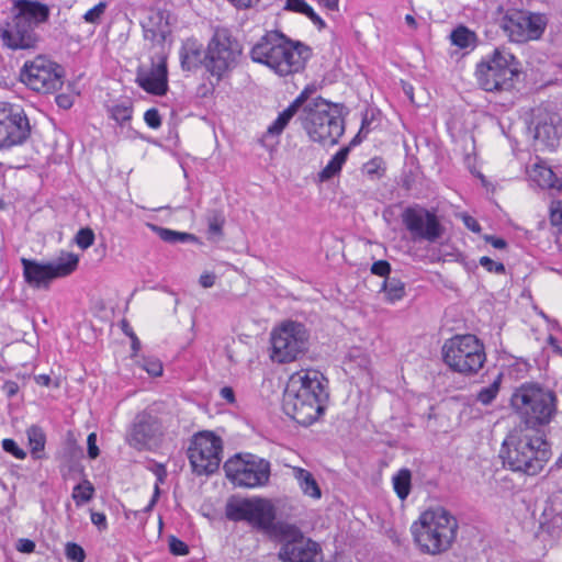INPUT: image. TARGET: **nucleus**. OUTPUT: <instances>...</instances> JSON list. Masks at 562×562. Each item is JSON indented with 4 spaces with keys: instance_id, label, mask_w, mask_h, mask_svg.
<instances>
[{
    "instance_id": "1",
    "label": "nucleus",
    "mask_w": 562,
    "mask_h": 562,
    "mask_svg": "<svg viewBox=\"0 0 562 562\" xmlns=\"http://www.w3.org/2000/svg\"><path fill=\"white\" fill-rule=\"evenodd\" d=\"M324 380L315 370L293 375L282 400L285 415L302 426H310L316 422L324 414L328 400Z\"/></svg>"
},
{
    "instance_id": "2",
    "label": "nucleus",
    "mask_w": 562,
    "mask_h": 562,
    "mask_svg": "<svg viewBox=\"0 0 562 562\" xmlns=\"http://www.w3.org/2000/svg\"><path fill=\"white\" fill-rule=\"evenodd\" d=\"M499 456L512 471L536 475L549 461L551 450L542 430L519 425L504 439Z\"/></svg>"
},
{
    "instance_id": "3",
    "label": "nucleus",
    "mask_w": 562,
    "mask_h": 562,
    "mask_svg": "<svg viewBox=\"0 0 562 562\" xmlns=\"http://www.w3.org/2000/svg\"><path fill=\"white\" fill-rule=\"evenodd\" d=\"M342 110V104L317 97L302 109L297 119L311 140L334 146L345 132Z\"/></svg>"
},
{
    "instance_id": "4",
    "label": "nucleus",
    "mask_w": 562,
    "mask_h": 562,
    "mask_svg": "<svg viewBox=\"0 0 562 562\" xmlns=\"http://www.w3.org/2000/svg\"><path fill=\"white\" fill-rule=\"evenodd\" d=\"M510 403L521 426L537 430L549 425L558 412L555 392L538 383L521 384L512 395Z\"/></svg>"
},
{
    "instance_id": "5",
    "label": "nucleus",
    "mask_w": 562,
    "mask_h": 562,
    "mask_svg": "<svg viewBox=\"0 0 562 562\" xmlns=\"http://www.w3.org/2000/svg\"><path fill=\"white\" fill-rule=\"evenodd\" d=\"M226 518L231 521H245L252 529L274 539L288 522L277 521V508L263 497L232 496L225 505Z\"/></svg>"
},
{
    "instance_id": "6",
    "label": "nucleus",
    "mask_w": 562,
    "mask_h": 562,
    "mask_svg": "<svg viewBox=\"0 0 562 562\" xmlns=\"http://www.w3.org/2000/svg\"><path fill=\"white\" fill-rule=\"evenodd\" d=\"M518 74L516 57L506 48L496 47L477 63L474 76L480 88L495 92L510 90Z\"/></svg>"
},
{
    "instance_id": "7",
    "label": "nucleus",
    "mask_w": 562,
    "mask_h": 562,
    "mask_svg": "<svg viewBox=\"0 0 562 562\" xmlns=\"http://www.w3.org/2000/svg\"><path fill=\"white\" fill-rule=\"evenodd\" d=\"M442 359L454 372L463 375L477 373L486 361L483 344L474 335H456L442 346Z\"/></svg>"
},
{
    "instance_id": "8",
    "label": "nucleus",
    "mask_w": 562,
    "mask_h": 562,
    "mask_svg": "<svg viewBox=\"0 0 562 562\" xmlns=\"http://www.w3.org/2000/svg\"><path fill=\"white\" fill-rule=\"evenodd\" d=\"M243 46L226 27H216L206 47L205 67L216 83L237 67Z\"/></svg>"
},
{
    "instance_id": "9",
    "label": "nucleus",
    "mask_w": 562,
    "mask_h": 562,
    "mask_svg": "<svg viewBox=\"0 0 562 562\" xmlns=\"http://www.w3.org/2000/svg\"><path fill=\"white\" fill-rule=\"evenodd\" d=\"M310 331L302 323L288 321L271 333V359L289 363L304 356L308 350Z\"/></svg>"
},
{
    "instance_id": "10",
    "label": "nucleus",
    "mask_w": 562,
    "mask_h": 562,
    "mask_svg": "<svg viewBox=\"0 0 562 562\" xmlns=\"http://www.w3.org/2000/svg\"><path fill=\"white\" fill-rule=\"evenodd\" d=\"M226 477L238 487L256 488L268 484L271 464L258 456L235 454L224 463Z\"/></svg>"
},
{
    "instance_id": "11",
    "label": "nucleus",
    "mask_w": 562,
    "mask_h": 562,
    "mask_svg": "<svg viewBox=\"0 0 562 562\" xmlns=\"http://www.w3.org/2000/svg\"><path fill=\"white\" fill-rule=\"evenodd\" d=\"M79 258L72 252H63L56 260L41 263L33 259L22 258L23 278L34 289H48L57 278L71 274L78 267Z\"/></svg>"
},
{
    "instance_id": "12",
    "label": "nucleus",
    "mask_w": 562,
    "mask_h": 562,
    "mask_svg": "<svg viewBox=\"0 0 562 562\" xmlns=\"http://www.w3.org/2000/svg\"><path fill=\"white\" fill-rule=\"evenodd\" d=\"M274 538L281 547L278 553L282 562H323L319 544L308 538L295 525L288 524Z\"/></svg>"
},
{
    "instance_id": "13",
    "label": "nucleus",
    "mask_w": 562,
    "mask_h": 562,
    "mask_svg": "<svg viewBox=\"0 0 562 562\" xmlns=\"http://www.w3.org/2000/svg\"><path fill=\"white\" fill-rule=\"evenodd\" d=\"M222 439L211 431H201L193 436L188 448V458L196 475H210L216 472L222 461Z\"/></svg>"
},
{
    "instance_id": "14",
    "label": "nucleus",
    "mask_w": 562,
    "mask_h": 562,
    "mask_svg": "<svg viewBox=\"0 0 562 562\" xmlns=\"http://www.w3.org/2000/svg\"><path fill=\"white\" fill-rule=\"evenodd\" d=\"M64 76L65 70L60 65L42 56L26 63L20 74L22 82L41 93H49L60 89L64 83Z\"/></svg>"
},
{
    "instance_id": "15",
    "label": "nucleus",
    "mask_w": 562,
    "mask_h": 562,
    "mask_svg": "<svg viewBox=\"0 0 562 562\" xmlns=\"http://www.w3.org/2000/svg\"><path fill=\"white\" fill-rule=\"evenodd\" d=\"M499 25L510 42L526 43L539 40L546 30L547 22L541 14L509 10L501 19Z\"/></svg>"
},
{
    "instance_id": "16",
    "label": "nucleus",
    "mask_w": 562,
    "mask_h": 562,
    "mask_svg": "<svg viewBox=\"0 0 562 562\" xmlns=\"http://www.w3.org/2000/svg\"><path fill=\"white\" fill-rule=\"evenodd\" d=\"M401 217L405 228L415 241L426 240L428 243H436L445 233V227L436 212L419 204L407 206Z\"/></svg>"
},
{
    "instance_id": "17",
    "label": "nucleus",
    "mask_w": 562,
    "mask_h": 562,
    "mask_svg": "<svg viewBox=\"0 0 562 562\" xmlns=\"http://www.w3.org/2000/svg\"><path fill=\"white\" fill-rule=\"evenodd\" d=\"M30 134L31 126L24 111L10 103H0V148L21 145Z\"/></svg>"
},
{
    "instance_id": "18",
    "label": "nucleus",
    "mask_w": 562,
    "mask_h": 562,
    "mask_svg": "<svg viewBox=\"0 0 562 562\" xmlns=\"http://www.w3.org/2000/svg\"><path fill=\"white\" fill-rule=\"evenodd\" d=\"M162 435L159 418L148 412L137 414L126 436L127 443L137 449H148Z\"/></svg>"
},
{
    "instance_id": "19",
    "label": "nucleus",
    "mask_w": 562,
    "mask_h": 562,
    "mask_svg": "<svg viewBox=\"0 0 562 562\" xmlns=\"http://www.w3.org/2000/svg\"><path fill=\"white\" fill-rule=\"evenodd\" d=\"M0 37L3 45L13 50L34 48L38 41L35 27L15 13L0 26Z\"/></svg>"
},
{
    "instance_id": "20",
    "label": "nucleus",
    "mask_w": 562,
    "mask_h": 562,
    "mask_svg": "<svg viewBox=\"0 0 562 562\" xmlns=\"http://www.w3.org/2000/svg\"><path fill=\"white\" fill-rule=\"evenodd\" d=\"M311 56L312 50L308 46L285 37V43H283L280 53L278 54L276 74L281 77H285L304 70L306 61Z\"/></svg>"
},
{
    "instance_id": "21",
    "label": "nucleus",
    "mask_w": 562,
    "mask_h": 562,
    "mask_svg": "<svg viewBox=\"0 0 562 562\" xmlns=\"http://www.w3.org/2000/svg\"><path fill=\"white\" fill-rule=\"evenodd\" d=\"M135 82L146 92L164 95L168 91L167 57L164 55L153 59L149 69L137 68Z\"/></svg>"
},
{
    "instance_id": "22",
    "label": "nucleus",
    "mask_w": 562,
    "mask_h": 562,
    "mask_svg": "<svg viewBox=\"0 0 562 562\" xmlns=\"http://www.w3.org/2000/svg\"><path fill=\"white\" fill-rule=\"evenodd\" d=\"M411 531L414 541L424 553L437 555L448 551L452 547L449 540L443 539L434 530V527L429 521L425 520L423 514L419 516L418 520L412 525Z\"/></svg>"
},
{
    "instance_id": "23",
    "label": "nucleus",
    "mask_w": 562,
    "mask_h": 562,
    "mask_svg": "<svg viewBox=\"0 0 562 562\" xmlns=\"http://www.w3.org/2000/svg\"><path fill=\"white\" fill-rule=\"evenodd\" d=\"M285 35L279 31L267 32L251 48L252 61L268 66L276 72L278 54L285 43Z\"/></svg>"
},
{
    "instance_id": "24",
    "label": "nucleus",
    "mask_w": 562,
    "mask_h": 562,
    "mask_svg": "<svg viewBox=\"0 0 562 562\" xmlns=\"http://www.w3.org/2000/svg\"><path fill=\"white\" fill-rule=\"evenodd\" d=\"M426 521L434 527L443 539L446 538L452 544L457 539L458 520L457 518L443 507L431 508L422 513Z\"/></svg>"
},
{
    "instance_id": "25",
    "label": "nucleus",
    "mask_w": 562,
    "mask_h": 562,
    "mask_svg": "<svg viewBox=\"0 0 562 562\" xmlns=\"http://www.w3.org/2000/svg\"><path fill=\"white\" fill-rule=\"evenodd\" d=\"M558 115H538L535 122V139L549 148L555 149L562 135V127L558 125Z\"/></svg>"
},
{
    "instance_id": "26",
    "label": "nucleus",
    "mask_w": 562,
    "mask_h": 562,
    "mask_svg": "<svg viewBox=\"0 0 562 562\" xmlns=\"http://www.w3.org/2000/svg\"><path fill=\"white\" fill-rule=\"evenodd\" d=\"M14 13L33 27L45 23L49 18L48 5L33 0H13Z\"/></svg>"
},
{
    "instance_id": "27",
    "label": "nucleus",
    "mask_w": 562,
    "mask_h": 562,
    "mask_svg": "<svg viewBox=\"0 0 562 562\" xmlns=\"http://www.w3.org/2000/svg\"><path fill=\"white\" fill-rule=\"evenodd\" d=\"M203 45L194 37H189L182 42L179 50L181 68L184 71H192L198 69L205 58Z\"/></svg>"
},
{
    "instance_id": "28",
    "label": "nucleus",
    "mask_w": 562,
    "mask_h": 562,
    "mask_svg": "<svg viewBox=\"0 0 562 562\" xmlns=\"http://www.w3.org/2000/svg\"><path fill=\"white\" fill-rule=\"evenodd\" d=\"M293 476L296 480L300 490L305 496H308L313 499H319L322 497L321 487L310 471L303 468L294 467Z\"/></svg>"
},
{
    "instance_id": "29",
    "label": "nucleus",
    "mask_w": 562,
    "mask_h": 562,
    "mask_svg": "<svg viewBox=\"0 0 562 562\" xmlns=\"http://www.w3.org/2000/svg\"><path fill=\"white\" fill-rule=\"evenodd\" d=\"M530 178L542 189L555 190L558 192L562 190V180L555 176L550 167L539 164L535 165Z\"/></svg>"
},
{
    "instance_id": "30",
    "label": "nucleus",
    "mask_w": 562,
    "mask_h": 562,
    "mask_svg": "<svg viewBox=\"0 0 562 562\" xmlns=\"http://www.w3.org/2000/svg\"><path fill=\"white\" fill-rule=\"evenodd\" d=\"M299 110V101H292L290 105L279 113L278 117L268 126L266 136H280L289 122L295 114H297Z\"/></svg>"
},
{
    "instance_id": "31",
    "label": "nucleus",
    "mask_w": 562,
    "mask_h": 562,
    "mask_svg": "<svg viewBox=\"0 0 562 562\" xmlns=\"http://www.w3.org/2000/svg\"><path fill=\"white\" fill-rule=\"evenodd\" d=\"M299 110V101H292L290 105L279 113L278 117L268 126L266 136H280L289 122L295 114H297Z\"/></svg>"
},
{
    "instance_id": "32",
    "label": "nucleus",
    "mask_w": 562,
    "mask_h": 562,
    "mask_svg": "<svg viewBox=\"0 0 562 562\" xmlns=\"http://www.w3.org/2000/svg\"><path fill=\"white\" fill-rule=\"evenodd\" d=\"M349 147L339 149L328 161V164L318 173L321 181H327L338 175L347 160Z\"/></svg>"
},
{
    "instance_id": "33",
    "label": "nucleus",
    "mask_w": 562,
    "mask_h": 562,
    "mask_svg": "<svg viewBox=\"0 0 562 562\" xmlns=\"http://www.w3.org/2000/svg\"><path fill=\"white\" fill-rule=\"evenodd\" d=\"M148 227L164 241L169 244L195 241L196 237L190 233L177 232L170 228L161 227L155 224H148Z\"/></svg>"
},
{
    "instance_id": "34",
    "label": "nucleus",
    "mask_w": 562,
    "mask_h": 562,
    "mask_svg": "<svg viewBox=\"0 0 562 562\" xmlns=\"http://www.w3.org/2000/svg\"><path fill=\"white\" fill-rule=\"evenodd\" d=\"M26 436L32 457L34 459H42V452L44 451L46 443L44 430L37 425H32L26 429Z\"/></svg>"
},
{
    "instance_id": "35",
    "label": "nucleus",
    "mask_w": 562,
    "mask_h": 562,
    "mask_svg": "<svg viewBox=\"0 0 562 562\" xmlns=\"http://www.w3.org/2000/svg\"><path fill=\"white\" fill-rule=\"evenodd\" d=\"M207 221V238L210 240H218L223 236V226L225 216L218 210H211L206 215Z\"/></svg>"
},
{
    "instance_id": "36",
    "label": "nucleus",
    "mask_w": 562,
    "mask_h": 562,
    "mask_svg": "<svg viewBox=\"0 0 562 562\" xmlns=\"http://www.w3.org/2000/svg\"><path fill=\"white\" fill-rule=\"evenodd\" d=\"M393 488L400 499L404 501L411 493L412 473L408 469H401L392 479Z\"/></svg>"
},
{
    "instance_id": "37",
    "label": "nucleus",
    "mask_w": 562,
    "mask_h": 562,
    "mask_svg": "<svg viewBox=\"0 0 562 562\" xmlns=\"http://www.w3.org/2000/svg\"><path fill=\"white\" fill-rule=\"evenodd\" d=\"M94 486L88 479H83L80 483L74 486L71 497L76 506L80 507L89 503L94 496Z\"/></svg>"
},
{
    "instance_id": "38",
    "label": "nucleus",
    "mask_w": 562,
    "mask_h": 562,
    "mask_svg": "<svg viewBox=\"0 0 562 562\" xmlns=\"http://www.w3.org/2000/svg\"><path fill=\"white\" fill-rule=\"evenodd\" d=\"M450 38L453 45L463 49L474 47L476 42L475 33L462 25L452 31Z\"/></svg>"
},
{
    "instance_id": "39",
    "label": "nucleus",
    "mask_w": 562,
    "mask_h": 562,
    "mask_svg": "<svg viewBox=\"0 0 562 562\" xmlns=\"http://www.w3.org/2000/svg\"><path fill=\"white\" fill-rule=\"evenodd\" d=\"M383 290L390 302H395L405 295V284L397 278H386L383 282Z\"/></svg>"
},
{
    "instance_id": "40",
    "label": "nucleus",
    "mask_w": 562,
    "mask_h": 562,
    "mask_svg": "<svg viewBox=\"0 0 562 562\" xmlns=\"http://www.w3.org/2000/svg\"><path fill=\"white\" fill-rule=\"evenodd\" d=\"M110 117L119 124H124L132 119L133 108L130 102L113 104L108 108Z\"/></svg>"
},
{
    "instance_id": "41",
    "label": "nucleus",
    "mask_w": 562,
    "mask_h": 562,
    "mask_svg": "<svg viewBox=\"0 0 562 562\" xmlns=\"http://www.w3.org/2000/svg\"><path fill=\"white\" fill-rule=\"evenodd\" d=\"M501 382L502 374H498L497 378L488 386L480 390L476 395V400L483 405L491 404L499 392Z\"/></svg>"
},
{
    "instance_id": "42",
    "label": "nucleus",
    "mask_w": 562,
    "mask_h": 562,
    "mask_svg": "<svg viewBox=\"0 0 562 562\" xmlns=\"http://www.w3.org/2000/svg\"><path fill=\"white\" fill-rule=\"evenodd\" d=\"M65 555L72 562H85L87 557L83 548L76 542L66 543Z\"/></svg>"
},
{
    "instance_id": "43",
    "label": "nucleus",
    "mask_w": 562,
    "mask_h": 562,
    "mask_svg": "<svg viewBox=\"0 0 562 562\" xmlns=\"http://www.w3.org/2000/svg\"><path fill=\"white\" fill-rule=\"evenodd\" d=\"M76 244L81 249H87L94 243V233L91 228H80L75 237Z\"/></svg>"
},
{
    "instance_id": "44",
    "label": "nucleus",
    "mask_w": 562,
    "mask_h": 562,
    "mask_svg": "<svg viewBox=\"0 0 562 562\" xmlns=\"http://www.w3.org/2000/svg\"><path fill=\"white\" fill-rule=\"evenodd\" d=\"M105 9L106 2H99L97 5H94L83 14V20L87 23L98 24L100 23L101 18L105 12Z\"/></svg>"
},
{
    "instance_id": "45",
    "label": "nucleus",
    "mask_w": 562,
    "mask_h": 562,
    "mask_svg": "<svg viewBox=\"0 0 562 562\" xmlns=\"http://www.w3.org/2000/svg\"><path fill=\"white\" fill-rule=\"evenodd\" d=\"M1 445H2V449L7 453L14 456L16 459L23 460L26 458V452L23 449H21L13 439L5 438L2 440Z\"/></svg>"
},
{
    "instance_id": "46",
    "label": "nucleus",
    "mask_w": 562,
    "mask_h": 562,
    "mask_svg": "<svg viewBox=\"0 0 562 562\" xmlns=\"http://www.w3.org/2000/svg\"><path fill=\"white\" fill-rule=\"evenodd\" d=\"M480 265L488 272H494L496 274H504L506 272L504 263L494 261L492 258L487 256H483L480 258Z\"/></svg>"
},
{
    "instance_id": "47",
    "label": "nucleus",
    "mask_w": 562,
    "mask_h": 562,
    "mask_svg": "<svg viewBox=\"0 0 562 562\" xmlns=\"http://www.w3.org/2000/svg\"><path fill=\"white\" fill-rule=\"evenodd\" d=\"M382 164L383 161L381 158H373L363 165L362 172L366 173L371 179H373L376 176L380 177Z\"/></svg>"
},
{
    "instance_id": "48",
    "label": "nucleus",
    "mask_w": 562,
    "mask_h": 562,
    "mask_svg": "<svg viewBox=\"0 0 562 562\" xmlns=\"http://www.w3.org/2000/svg\"><path fill=\"white\" fill-rule=\"evenodd\" d=\"M169 550L173 555H186L189 553L188 544L173 536L169 538Z\"/></svg>"
},
{
    "instance_id": "49",
    "label": "nucleus",
    "mask_w": 562,
    "mask_h": 562,
    "mask_svg": "<svg viewBox=\"0 0 562 562\" xmlns=\"http://www.w3.org/2000/svg\"><path fill=\"white\" fill-rule=\"evenodd\" d=\"M144 121L150 128H158L161 125V117L157 109L151 108L144 114Z\"/></svg>"
},
{
    "instance_id": "50",
    "label": "nucleus",
    "mask_w": 562,
    "mask_h": 562,
    "mask_svg": "<svg viewBox=\"0 0 562 562\" xmlns=\"http://www.w3.org/2000/svg\"><path fill=\"white\" fill-rule=\"evenodd\" d=\"M143 369L153 376H159L162 374V364L157 359H145Z\"/></svg>"
},
{
    "instance_id": "51",
    "label": "nucleus",
    "mask_w": 562,
    "mask_h": 562,
    "mask_svg": "<svg viewBox=\"0 0 562 562\" xmlns=\"http://www.w3.org/2000/svg\"><path fill=\"white\" fill-rule=\"evenodd\" d=\"M310 4L305 0H285L284 10L304 14Z\"/></svg>"
},
{
    "instance_id": "52",
    "label": "nucleus",
    "mask_w": 562,
    "mask_h": 562,
    "mask_svg": "<svg viewBox=\"0 0 562 562\" xmlns=\"http://www.w3.org/2000/svg\"><path fill=\"white\" fill-rule=\"evenodd\" d=\"M550 222L553 226H562V201H557L551 204Z\"/></svg>"
},
{
    "instance_id": "53",
    "label": "nucleus",
    "mask_w": 562,
    "mask_h": 562,
    "mask_svg": "<svg viewBox=\"0 0 562 562\" xmlns=\"http://www.w3.org/2000/svg\"><path fill=\"white\" fill-rule=\"evenodd\" d=\"M371 272L379 277H387L391 272V265L386 260H378L372 263Z\"/></svg>"
},
{
    "instance_id": "54",
    "label": "nucleus",
    "mask_w": 562,
    "mask_h": 562,
    "mask_svg": "<svg viewBox=\"0 0 562 562\" xmlns=\"http://www.w3.org/2000/svg\"><path fill=\"white\" fill-rule=\"evenodd\" d=\"M87 445H88V457L92 460L97 459L100 454V450L97 446V434L95 432H91L88 435Z\"/></svg>"
},
{
    "instance_id": "55",
    "label": "nucleus",
    "mask_w": 562,
    "mask_h": 562,
    "mask_svg": "<svg viewBox=\"0 0 562 562\" xmlns=\"http://www.w3.org/2000/svg\"><path fill=\"white\" fill-rule=\"evenodd\" d=\"M314 91L315 88L313 86H307L293 101H299V108L303 109L311 101L308 99Z\"/></svg>"
},
{
    "instance_id": "56",
    "label": "nucleus",
    "mask_w": 562,
    "mask_h": 562,
    "mask_svg": "<svg viewBox=\"0 0 562 562\" xmlns=\"http://www.w3.org/2000/svg\"><path fill=\"white\" fill-rule=\"evenodd\" d=\"M35 547V542L26 538L19 539L16 543V550L22 553H32Z\"/></svg>"
},
{
    "instance_id": "57",
    "label": "nucleus",
    "mask_w": 562,
    "mask_h": 562,
    "mask_svg": "<svg viewBox=\"0 0 562 562\" xmlns=\"http://www.w3.org/2000/svg\"><path fill=\"white\" fill-rule=\"evenodd\" d=\"M304 15L307 16L318 30H324L326 27L325 21L313 10L311 5Z\"/></svg>"
},
{
    "instance_id": "58",
    "label": "nucleus",
    "mask_w": 562,
    "mask_h": 562,
    "mask_svg": "<svg viewBox=\"0 0 562 562\" xmlns=\"http://www.w3.org/2000/svg\"><path fill=\"white\" fill-rule=\"evenodd\" d=\"M56 104L64 110H68L74 104V98L70 94L60 93L55 98Z\"/></svg>"
},
{
    "instance_id": "59",
    "label": "nucleus",
    "mask_w": 562,
    "mask_h": 562,
    "mask_svg": "<svg viewBox=\"0 0 562 562\" xmlns=\"http://www.w3.org/2000/svg\"><path fill=\"white\" fill-rule=\"evenodd\" d=\"M91 521L99 530H105L108 528L106 516L103 513L92 512Z\"/></svg>"
},
{
    "instance_id": "60",
    "label": "nucleus",
    "mask_w": 562,
    "mask_h": 562,
    "mask_svg": "<svg viewBox=\"0 0 562 562\" xmlns=\"http://www.w3.org/2000/svg\"><path fill=\"white\" fill-rule=\"evenodd\" d=\"M483 239L497 249H505L507 247V241L504 238L494 235H484Z\"/></svg>"
},
{
    "instance_id": "61",
    "label": "nucleus",
    "mask_w": 562,
    "mask_h": 562,
    "mask_svg": "<svg viewBox=\"0 0 562 562\" xmlns=\"http://www.w3.org/2000/svg\"><path fill=\"white\" fill-rule=\"evenodd\" d=\"M2 390L8 396V398H12L19 392V384L15 381L8 380L3 383Z\"/></svg>"
},
{
    "instance_id": "62",
    "label": "nucleus",
    "mask_w": 562,
    "mask_h": 562,
    "mask_svg": "<svg viewBox=\"0 0 562 562\" xmlns=\"http://www.w3.org/2000/svg\"><path fill=\"white\" fill-rule=\"evenodd\" d=\"M238 10H246L256 7L260 0H227Z\"/></svg>"
},
{
    "instance_id": "63",
    "label": "nucleus",
    "mask_w": 562,
    "mask_h": 562,
    "mask_svg": "<svg viewBox=\"0 0 562 562\" xmlns=\"http://www.w3.org/2000/svg\"><path fill=\"white\" fill-rule=\"evenodd\" d=\"M463 224L473 233H480L482 229L479 222L471 215H463Z\"/></svg>"
},
{
    "instance_id": "64",
    "label": "nucleus",
    "mask_w": 562,
    "mask_h": 562,
    "mask_svg": "<svg viewBox=\"0 0 562 562\" xmlns=\"http://www.w3.org/2000/svg\"><path fill=\"white\" fill-rule=\"evenodd\" d=\"M373 121V114H371V116H369V113L366 112L362 116V121H361V126H360V134H364V136H367L370 131H371V123Z\"/></svg>"
}]
</instances>
